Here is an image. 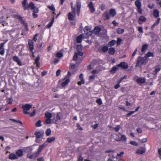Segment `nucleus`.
Listing matches in <instances>:
<instances>
[{
  "label": "nucleus",
  "mask_w": 161,
  "mask_h": 161,
  "mask_svg": "<svg viewBox=\"0 0 161 161\" xmlns=\"http://www.w3.org/2000/svg\"><path fill=\"white\" fill-rule=\"evenodd\" d=\"M84 31L85 34L87 35H91L92 34V31L91 29L89 28L88 26H86L84 29Z\"/></svg>",
  "instance_id": "nucleus-10"
},
{
  "label": "nucleus",
  "mask_w": 161,
  "mask_h": 161,
  "mask_svg": "<svg viewBox=\"0 0 161 161\" xmlns=\"http://www.w3.org/2000/svg\"><path fill=\"white\" fill-rule=\"evenodd\" d=\"M115 49L114 47H110L108 50V53L110 55H113L115 53Z\"/></svg>",
  "instance_id": "nucleus-31"
},
{
  "label": "nucleus",
  "mask_w": 161,
  "mask_h": 161,
  "mask_svg": "<svg viewBox=\"0 0 161 161\" xmlns=\"http://www.w3.org/2000/svg\"><path fill=\"white\" fill-rule=\"evenodd\" d=\"M12 59L14 61L16 62L19 65H22V64L21 62V61L18 56H14L13 57Z\"/></svg>",
  "instance_id": "nucleus-12"
},
{
  "label": "nucleus",
  "mask_w": 161,
  "mask_h": 161,
  "mask_svg": "<svg viewBox=\"0 0 161 161\" xmlns=\"http://www.w3.org/2000/svg\"><path fill=\"white\" fill-rule=\"evenodd\" d=\"M63 56V54L60 52H58L56 54V56L58 58H61Z\"/></svg>",
  "instance_id": "nucleus-45"
},
{
  "label": "nucleus",
  "mask_w": 161,
  "mask_h": 161,
  "mask_svg": "<svg viewBox=\"0 0 161 161\" xmlns=\"http://www.w3.org/2000/svg\"><path fill=\"white\" fill-rule=\"evenodd\" d=\"M52 121L51 119L47 118L46 120L45 123L46 124H50L51 123Z\"/></svg>",
  "instance_id": "nucleus-44"
},
{
  "label": "nucleus",
  "mask_w": 161,
  "mask_h": 161,
  "mask_svg": "<svg viewBox=\"0 0 161 161\" xmlns=\"http://www.w3.org/2000/svg\"><path fill=\"white\" fill-rule=\"evenodd\" d=\"M118 67H120L123 69H126L128 68V65L127 63L124 62H120L117 65Z\"/></svg>",
  "instance_id": "nucleus-7"
},
{
  "label": "nucleus",
  "mask_w": 161,
  "mask_h": 161,
  "mask_svg": "<svg viewBox=\"0 0 161 161\" xmlns=\"http://www.w3.org/2000/svg\"><path fill=\"white\" fill-rule=\"evenodd\" d=\"M146 149L142 147H141L137 149L136 153L137 154H142L145 153Z\"/></svg>",
  "instance_id": "nucleus-9"
},
{
  "label": "nucleus",
  "mask_w": 161,
  "mask_h": 161,
  "mask_svg": "<svg viewBox=\"0 0 161 161\" xmlns=\"http://www.w3.org/2000/svg\"><path fill=\"white\" fill-rule=\"evenodd\" d=\"M61 119V118L59 115V113H57L56 117V120L55 121V123L56 124H58L59 123V121Z\"/></svg>",
  "instance_id": "nucleus-23"
},
{
  "label": "nucleus",
  "mask_w": 161,
  "mask_h": 161,
  "mask_svg": "<svg viewBox=\"0 0 161 161\" xmlns=\"http://www.w3.org/2000/svg\"><path fill=\"white\" fill-rule=\"evenodd\" d=\"M119 84L118 83L116 85H115L114 86V88L115 89H117L120 87Z\"/></svg>",
  "instance_id": "nucleus-63"
},
{
  "label": "nucleus",
  "mask_w": 161,
  "mask_h": 161,
  "mask_svg": "<svg viewBox=\"0 0 161 161\" xmlns=\"http://www.w3.org/2000/svg\"><path fill=\"white\" fill-rule=\"evenodd\" d=\"M148 60V59L146 57L139 56L137 59L135 66L141 67L142 65H145Z\"/></svg>",
  "instance_id": "nucleus-3"
},
{
  "label": "nucleus",
  "mask_w": 161,
  "mask_h": 161,
  "mask_svg": "<svg viewBox=\"0 0 161 161\" xmlns=\"http://www.w3.org/2000/svg\"><path fill=\"white\" fill-rule=\"evenodd\" d=\"M112 24H113L114 26H116L118 25V23L116 22L115 20H114L112 21Z\"/></svg>",
  "instance_id": "nucleus-60"
},
{
  "label": "nucleus",
  "mask_w": 161,
  "mask_h": 161,
  "mask_svg": "<svg viewBox=\"0 0 161 161\" xmlns=\"http://www.w3.org/2000/svg\"><path fill=\"white\" fill-rule=\"evenodd\" d=\"M70 80L69 79H67L64 81L61 84V86L63 87H64L67 85L69 82Z\"/></svg>",
  "instance_id": "nucleus-28"
},
{
  "label": "nucleus",
  "mask_w": 161,
  "mask_h": 161,
  "mask_svg": "<svg viewBox=\"0 0 161 161\" xmlns=\"http://www.w3.org/2000/svg\"><path fill=\"white\" fill-rule=\"evenodd\" d=\"M27 0H23L22 2V6L25 10H28L30 9L33 10L32 16L34 18H36L38 17L37 13L39 10L36 7L33 2H30L28 5H26Z\"/></svg>",
  "instance_id": "nucleus-1"
},
{
  "label": "nucleus",
  "mask_w": 161,
  "mask_h": 161,
  "mask_svg": "<svg viewBox=\"0 0 161 161\" xmlns=\"http://www.w3.org/2000/svg\"><path fill=\"white\" fill-rule=\"evenodd\" d=\"M140 141L142 143H145L147 142V139L146 138H143L142 139L140 140Z\"/></svg>",
  "instance_id": "nucleus-59"
},
{
  "label": "nucleus",
  "mask_w": 161,
  "mask_h": 161,
  "mask_svg": "<svg viewBox=\"0 0 161 161\" xmlns=\"http://www.w3.org/2000/svg\"><path fill=\"white\" fill-rule=\"evenodd\" d=\"M121 134L119 132L116 135V140L119 141V139H120Z\"/></svg>",
  "instance_id": "nucleus-40"
},
{
  "label": "nucleus",
  "mask_w": 161,
  "mask_h": 161,
  "mask_svg": "<svg viewBox=\"0 0 161 161\" xmlns=\"http://www.w3.org/2000/svg\"><path fill=\"white\" fill-rule=\"evenodd\" d=\"M136 82L139 84H143L145 82L146 79L144 78H139L136 79Z\"/></svg>",
  "instance_id": "nucleus-15"
},
{
  "label": "nucleus",
  "mask_w": 161,
  "mask_h": 161,
  "mask_svg": "<svg viewBox=\"0 0 161 161\" xmlns=\"http://www.w3.org/2000/svg\"><path fill=\"white\" fill-rule=\"evenodd\" d=\"M101 31V29L98 27H96L94 29L95 33L98 34Z\"/></svg>",
  "instance_id": "nucleus-35"
},
{
  "label": "nucleus",
  "mask_w": 161,
  "mask_h": 161,
  "mask_svg": "<svg viewBox=\"0 0 161 161\" xmlns=\"http://www.w3.org/2000/svg\"><path fill=\"white\" fill-rule=\"evenodd\" d=\"M8 158L9 159L14 160L18 158L17 156L14 153H11L9 154L8 156Z\"/></svg>",
  "instance_id": "nucleus-17"
},
{
  "label": "nucleus",
  "mask_w": 161,
  "mask_h": 161,
  "mask_svg": "<svg viewBox=\"0 0 161 161\" xmlns=\"http://www.w3.org/2000/svg\"><path fill=\"white\" fill-rule=\"evenodd\" d=\"M71 10L72 13L73 14H76L75 8H74L72 6H71Z\"/></svg>",
  "instance_id": "nucleus-51"
},
{
  "label": "nucleus",
  "mask_w": 161,
  "mask_h": 161,
  "mask_svg": "<svg viewBox=\"0 0 161 161\" xmlns=\"http://www.w3.org/2000/svg\"><path fill=\"white\" fill-rule=\"evenodd\" d=\"M158 153L159 155V157L161 159V148L158 149Z\"/></svg>",
  "instance_id": "nucleus-57"
},
{
  "label": "nucleus",
  "mask_w": 161,
  "mask_h": 161,
  "mask_svg": "<svg viewBox=\"0 0 161 161\" xmlns=\"http://www.w3.org/2000/svg\"><path fill=\"white\" fill-rule=\"evenodd\" d=\"M155 69L153 71L154 75H156L158 73L160 70L161 68L159 66H157L155 67Z\"/></svg>",
  "instance_id": "nucleus-20"
},
{
  "label": "nucleus",
  "mask_w": 161,
  "mask_h": 161,
  "mask_svg": "<svg viewBox=\"0 0 161 161\" xmlns=\"http://www.w3.org/2000/svg\"><path fill=\"white\" fill-rule=\"evenodd\" d=\"M150 57H153L154 54L153 53L149 52L147 53L146 54H145V56L144 57H146V58H149Z\"/></svg>",
  "instance_id": "nucleus-34"
},
{
  "label": "nucleus",
  "mask_w": 161,
  "mask_h": 161,
  "mask_svg": "<svg viewBox=\"0 0 161 161\" xmlns=\"http://www.w3.org/2000/svg\"><path fill=\"white\" fill-rule=\"evenodd\" d=\"M47 8L53 12L55 11V10L54 5L53 4L50 6H48Z\"/></svg>",
  "instance_id": "nucleus-42"
},
{
  "label": "nucleus",
  "mask_w": 161,
  "mask_h": 161,
  "mask_svg": "<svg viewBox=\"0 0 161 161\" xmlns=\"http://www.w3.org/2000/svg\"><path fill=\"white\" fill-rule=\"evenodd\" d=\"M56 138L54 137H51L48 138L47 139V142H48L49 143H51L54 141Z\"/></svg>",
  "instance_id": "nucleus-30"
},
{
  "label": "nucleus",
  "mask_w": 161,
  "mask_h": 161,
  "mask_svg": "<svg viewBox=\"0 0 161 161\" xmlns=\"http://www.w3.org/2000/svg\"><path fill=\"white\" fill-rule=\"evenodd\" d=\"M118 67L117 66H113L110 70V72L112 74H114L118 69Z\"/></svg>",
  "instance_id": "nucleus-22"
},
{
  "label": "nucleus",
  "mask_w": 161,
  "mask_h": 161,
  "mask_svg": "<svg viewBox=\"0 0 161 161\" xmlns=\"http://www.w3.org/2000/svg\"><path fill=\"white\" fill-rule=\"evenodd\" d=\"M116 41L115 40H112L110 41L108 44V46L109 47H110L112 46H113L114 45L115 43H116Z\"/></svg>",
  "instance_id": "nucleus-29"
},
{
  "label": "nucleus",
  "mask_w": 161,
  "mask_h": 161,
  "mask_svg": "<svg viewBox=\"0 0 161 161\" xmlns=\"http://www.w3.org/2000/svg\"><path fill=\"white\" fill-rule=\"evenodd\" d=\"M27 158L30 159H32L33 158V155L30 153L28 154L27 155Z\"/></svg>",
  "instance_id": "nucleus-56"
},
{
  "label": "nucleus",
  "mask_w": 161,
  "mask_h": 161,
  "mask_svg": "<svg viewBox=\"0 0 161 161\" xmlns=\"http://www.w3.org/2000/svg\"><path fill=\"white\" fill-rule=\"evenodd\" d=\"M121 41H122V40L120 38H117V41L116 42L117 44L118 45H120Z\"/></svg>",
  "instance_id": "nucleus-53"
},
{
  "label": "nucleus",
  "mask_w": 161,
  "mask_h": 161,
  "mask_svg": "<svg viewBox=\"0 0 161 161\" xmlns=\"http://www.w3.org/2000/svg\"><path fill=\"white\" fill-rule=\"evenodd\" d=\"M153 15L154 16L157 18L159 16V12L157 9H155L153 11Z\"/></svg>",
  "instance_id": "nucleus-27"
},
{
  "label": "nucleus",
  "mask_w": 161,
  "mask_h": 161,
  "mask_svg": "<svg viewBox=\"0 0 161 161\" xmlns=\"http://www.w3.org/2000/svg\"><path fill=\"white\" fill-rule=\"evenodd\" d=\"M37 161H44V159L42 157L39 158L37 159Z\"/></svg>",
  "instance_id": "nucleus-64"
},
{
  "label": "nucleus",
  "mask_w": 161,
  "mask_h": 161,
  "mask_svg": "<svg viewBox=\"0 0 161 161\" xmlns=\"http://www.w3.org/2000/svg\"><path fill=\"white\" fill-rule=\"evenodd\" d=\"M38 35V34L37 33L34 35V36L33 37V41H34L35 42H36L37 41V37Z\"/></svg>",
  "instance_id": "nucleus-55"
},
{
  "label": "nucleus",
  "mask_w": 161,
  "mask_h": 161,
  "mask_svg": "<svg viewBox=\"0 0 161 161\" xmlns=\"http://www.w3.org/2000/svg\"><path fill=\"white\" fill-rule=\"evenodd\" d=\"M124 32V30L121 28H118L117 31V32L118 34H121Z\"/></svg>",
  "instance_id": "nucleus-36"
},
{
  "label": "nucleus",
  "mask_w": 161,
  "mask_h": 161,
  "mask_svg": "<svg viewBox=\"0 0 161 161\" xmlns=\"http://www.w3.org/2000/svg\"><path fill=\"white\" fill-rule=\"evenodd\" d=\"M81 8V2L79 0L76 1V14L78 16H79Z\"/></svg>",
  "instance_id": "nucleus-8"
},
{
  "label": "nucleus",
  "mask_w": 161,
  "mask_h": 161,
  "mask_svg": "<svg viewBox=\"0 0 161 161\" xmlns=\"http://www.w3.org/2000/svg\"><path fill=\"white\" fill-rule=\"evenodd\" d=\"M16 156L19 157L22 156L23 155V151L21 149L18 150L16 152Z\"/></svg>",
  "instance_id": "nucleus-24"
},
{
  "label": "nucleus",
  "mask_w": 161,
  "mask_h": 161,
  "mask_svg": "<svg viewBox=\"0 0 161 161\" xmlns=\"http://www.w3.org/2000/svg\"><path fill=\"white\" fill-rule=\"evenodd\" d=\"M41 152H40L38 150L36 152L35 154L34 155L36 157H37L39 154Z\"/></svg>",
  "instance_id": "nucleus-62"
},
{
  "label": "nucleus",
  "mask_w": 161,
  "mask_h": 161,
  "mask_svg": "<svg viewBox=\"0 0 161 161\" xmlns=\"http://www.w3.org/2000/svg\"><path fill=\"white\" fill-rule=\"evenodd\" d=\"M68 19L69 20H72L75 17V14H72L71 12H69L68 13Z\"/></svg>",
  "instance_id": "nucleus-18"
},
{
  "label": "nucleus",
  "mask_w": 161,
  "mask_h": 161,
  "mask_svg": "<svg viewBox=\"0 0 161 161\" xmlns=\"http://www.w3.org/2000/svg\"><path fill=\"white\" fill-rule=\"evenodd\" d=\"M32 107V105L30 104H26L23 105L22 108L23 109V113L25 114H30L31 117L33 116L36 114V110L35 109L33 110L32 112L31 113L30 112H27V111L29 110Z\"/></svg>",
  "instance_id": "nucleus-2"
},
{
  "label": "nucleus",
  "mask_w": 161,
  "mask_h": 161,
  "mask_svg": "<svg viewBox=\"0 0 161 161\" xmlns=\"http://www.w3.org/2000/svg\"><path fill=\"white\" fill-rule=\"evenodd\" d=\"M88 6L89 8V9L92 13H93L95 11V8L93 6L92 2H90L88 4Z\"/></svg>",
  "instance_id": "nucleus-14"
},
{
  "label": "nucleus",
  "mask_w": 161,
  "mask_h": 161,
  "mask_svg": "<svg viewBox=\"0 0 161 161\" xmlns=\"http://www.w3.org/2000/svg\"><path fill=\"white\" fill-rule=\"evenodd\" d=\"M138 31L141 33H143L142 28V27L138 26Z\"/></svg>",
  "instance_id": "nucleus-54"
},
{
  "label": "nucleus",
  "mask_w": 161,
  "mask_h": 161,
  "mask_svg": "<svg viewBox=\"0 0 161 161\" xmlns=\"http://www.w3.org/2000/svg\"><path fill=\"white\" fill-rule=\"evenodd\" d=\"M76 127L78 128V129L80 130H83V128L80 126V125L79 123H77L76 125Z\"/></svg>",
  "instance_id": "nucleus-52"
},
{
  "label": "nucleus",
  "mask_w": 161,
  "mask_h": 161,
  "mask_svg": "<svg viewBox=\"0 0 161 161\" xmlns=\"http://www.w3.org/2000/svg\"><path fill=\"white\" fill-rule=\"evenodd\" d=\"M40 59V57L38 55L36 58L35 60V64H36V66L38 68L40 67V63L39 61Z\"/></svg>",
  "instance_id": "nucleus-19"
},
{
  "label": "nucleus",
  "mask_w": 161,
  "mask_h": 161,
  "mask_svg": "<svg viewBox=\"0 0 161 161\" xmlns=\"http://www.w3.org/2000/svg\"><path fill=\"white\" fill-rule=\"evenodd\" d=\"M4 48H0V54L1 55H3L4 54Z\"/></svg>",
  "instance_id": "nucleus-50"
},
{
  "label": "nucleus",
  "mask_w": 161,
  "mask_h": 161,
  "mask_svg": "<svg viewBox=\"0 0 161 161\" xmlns=\"http://www.w3.org/2000/svg\"><path fill=\"white\" fill-rule=\"evenodd\" d=\"M14 17L16 19L19 20H21L22 19V17L19 15H14Z\"/></svg>",
  "instance_id": "nucleus-41"
},
{
  "label": "nucleus",
  "mask_w": 161,
  "mask_h": 161,
  "mask_svg": "<svg viewBox=\"0 0 161 161\" xmlns=\"http://www.w3.org/2000/svg\"><path fill=\"white\" fill-rule=\"evenodd\" d=\"M45 116L47 118L51 119L52 117V116L51 113L46 112L45 113Z\"/></svg>",
  "instance_id": "nucleus-32"
},
{
  "label": "nucleus",
  "mask_w": 161,
  "mask_h": 161,
  "mask_svg": "<svg viewBox=\"0 0 161 161\" xmlns=\"http://www.w3.org/2000/svg\"><path fill=\"white\" fill-rule=\"evenodd\" d=\"M41 123L42 121L41 120H38L36 123V126L37 127L41 126H42Z\"/></svg>",
  "instance_id": "nucleus-39"
},
{
  "label": "nucleus",
  "mask_w": 161,
  "mask_h": 161,
  "mask_svg": "<svg viewBox=\"0 0 161 161\" xmlns=\"http://www.w3.org/2000/svg\"><path fill=\"white\" fill-rule=\"evenodd\" d=\"M135 5L137 8V11L140 14H142V4L140 0H136L135 2Z\"/></svg>",
  "instance_id": "nucleus-5"
},
{
  "label": "nucleus",
  "mask_w": 161,
  "mask_h": 161,
  "mask_svg": "<svg viewBox=\"0 0 161 161\" xmlns=\"http://www.w3.org/2000/svg\"><path fill=\"white\" fill-rule=\"evenodd\" d=\"M51 133V130L50 129H47L46 131V134L47 136H49Z\"/></svg>",
  "instance_id": "nucleus-46"
},
{
  "label": "nucleus",
  "mask_w": 161,
  "mask_h": 161,
  "mask_svg": "<svg viewBox=\"0 0 161 161\" xmlns=\"http://www.w3.org/2000/svg\"><path fill=\"white\" fill-rule=\"evenodd\" d=\"M108 49V47L107 46H104L102 47L101 50L103 52H105Z\"/></svg>",
  "instance_id": "nucleus-38"
},
{
  "label": "nucleus",
  "mask_w": 161,
  "mask_h": 161,
  "mask_svg": "<svg viewBox=\"0 0 161 161\" xmlns=\"http://www.w3.org/2000/svg\"><path fill=\"white\" fill-rule=\"evenodd\" d=\"M34 42L31 39H28L27 47L30 52H32L34 50Z\"/></svg>",
  "instance_id": "nucleus-6"
},
{
  "label": "nucleus",
  "mask_w": 161,
  "mask_h": 161,
  "mask_svg": "<svg viewBox=\"0 0 161 161\" xmlns=\"http://www.w3.org/2000/svg\"><path fill=\"white\" fill-rule=\"evenodd\" d=\"M79 78L80 81L78 82V85L79 86H80L82 84H84L85 83V80L83 79V74L81 73L79 75Z\"/></svg>",
  "instance_id": "nucleus-13"
},
{
  "label": "nucleus",
  "mask_w": 161,
  "mask_h": 161,
  "mask_svg": "<svg viewBox=\"0 0 161 161\" xmlns=\"http://www.w3.org/2000/svg\"><path fill=\"white\" fill-rule=\"evenodd\" d=\"M148 47V45L147 44H144L142 46L141 51L142 52H145Z\"/></svg>",
  "instance_id": "nucleus-33"
},
{
  "label": "nucleus",
  "mask_w": 161,
  "mask_h": 161,
  "mask_svg": "<svg viewBox=\"0 0 161 161\" xmlns=\"http://www.w3.org/2000/svg\"><path fill=\"white\" fill-rule=\"evenodd\" d=\"M54 20V17H53L51 21L47 25V28H50L52 25Z\"/></svg>",
  "instance_id": "nucleus-26"
},
{
  "label": "nucleus",
  "mask_w": 161,
  "mask_h": 161,
  "mask_svg": "<svg viewBox=\"0 0 161 161\" xmlns=\"http://www.w3.org/2000/svg\"><path fill=\"white\" fill-rule=\"evenodd\" d=\"M83 38V35L81 34L78 36L76 38V42L78 43L81 42Z\"/></svg>",
  "instance_id": "nucleus-25"
},
{
  "label": "nucleus",
  "mask_w": 161,
  "mask_h": 161,
  "mask_svg": "<svg viewBox=\"0 0 161 161\" xmlns=\"http://www.w3.org/2000/svg\"><path fill=\"white\" fill-rule=\"evenodd\" d=\"M120 128V126L119 125H117L116 127L114 128L115 130V131L116 132H118Z\"/></svg>",
  "instance_id": "nucleus-49"
},
{
  "label": "nucleus",
  "mask_w": 161,
  "mask_h": 161,
  "mask_svg": "<svg viewBox=\"0 0 161 161\" xmlns=\"http://www.w3.org/2000/svg\"><path fill=\"white\" fill-rule=\"evenodd\" d=\"M78 58V57L77 53H74V55L73 57V60H75V61L77 60V59Z\"/></svg>",
  "instance_id": "nucleus-48"
},
{
  "label": "nucleus",
  "mask_w": 161,
  "mask_h": 161,
  "mask_svg": "<svg viewBox=\"0 0 161 161\" xmlns=\"http://www.w3.org/2000/svg\"><path fill=\"white\" fill-rule=\"evenodd\" d=\"M61 70L60 69H58L56 72V76H58L60 75Z\"/></svg>",
  "instance_id": "nucleus-58"
},
{
  "label": "nucleus",
  "mask_w": 161,
  "mask_h": 161,
  "mask_svg": "<svg viewBox=\"0 0 161 161\" xmlns=\"http://www.w3.org/2000/svg\"><path fill=\"white\" fill-rule=\"evenodd\" d=\"M89 78L90 80H93L95 78V75H90Z\"/></svg>",
  "instance_id": "nucleus-61"
},
{
  "label": "nucleus",
  "mask_w": 161,
  "mask_h": 161,
  "mask_svg": "<svg viewBox=\"0 0 161 161\" xmlns=\"http://www.w3.org/2000/svg\"><path fill=\"white\" fill-rule=\"evenodd\" d=\"M47 145V142H44L43 144L40 146L39 147L38 150L40 151V152H41L43 149L44 148V147H46Z\"/></svg>",
  "instance_id": "nucleus-16"
},
{
  "label": "nucleus",
  "mask_w": 161,
  "mask_h": 161,
  "mask_svg": "<svg viewBox=\"0 0 161 161\" xmlns=\"http://www.w3.org/2000/svg\"><path fill=\"white\" fill-rule=\"evenodd\" d=\"M96 102L99 105H101L102 104V101L101 98L97 99Z\"/></svg>",
  "instance_id": "nucleus-47"
},
{
  "label": "nucleus",
  "mask_w": 161,
  "mask_h": 161,
  "mask_svg": "<svg viewBox=\"0 0 161 161\" xmlns=\"http://www.w3.org/2000/svg\"><path fill=\"white\" fill-rule=\"evenodd\" d=\"M35 135L36 136V138H40L42 136V134L40 132H37L35 133Z\"/></svg>",
  "instance_id": "nucleus-37"
},
{
  "label": "nucleus",
  "mask_w": 161,
  "mask_h": 161,
  "mask_svg": "<svg viewBox=\"0 0 161 161\" xmlns=\"http://www.w3.org/2000/svg\"><path fill=\"white\" fill-rule=\"evenodd\" d=\"M147 20V19L144 16H141L139 18L138 20V23L140 25L142 24L143 22H145Z\"/></svg>",
  "instance_id": "nucleus-11"
},
{
  "label": "nucleus",
  "mask_w": 161,
  "mask_h": 161,
  "mask_svg": "<svg viewBox=\"0 0 161 161\" xmlns=\"http://www.w3.org/2000/svg\"><path fill=\"white\" fill-rule=\"evenodd\" d=\"M116 14V13L115 10L111 8L109 10V14L108 13L107 11H106L103 14V16L104 19H105L106 20H108L110 18L109 15L111 17H114Z\"/></svg>",
  "instance_id": "nucleus-4"
},
{
  "label": "nucleus",
  "mask_w": 161,
  "mask_h": 161,
  "mask_svg": "<svg viewBox=\"0 0 161 161\" xmlns=\"http://www.w3.org/2000/svg\"><path fill=\"white\" fill-rule=\"evenodd\" d=\"M129 143L131 145L137 147L138 145V144L136 142L134 141H130V142Z\"/></svg>",
  "instance_id": "nucleus-43"
},
{
  "label": "nucleus",
  "mask_w": 161,
  "mask_h": 161,
  "mask_svg": "<svg viewBox=\"0 0 161 161\" xmlns=\"http://www.w3.org/2000/svg\"><path fill=\"white\" fill-rule=\"evenodd\" d=\"M127 138L126 136L124 135L121 134L120 139H119V141H122L124 142H126Z\"/></svg>",
  "instance_id": "nucleus-21"
}]
</instances>
